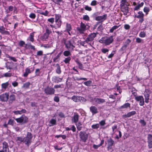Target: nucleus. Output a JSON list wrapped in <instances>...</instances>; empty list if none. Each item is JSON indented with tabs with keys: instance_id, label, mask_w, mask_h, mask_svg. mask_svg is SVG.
<instances>
[{
	"instance_id": "40",
	"label": "nucleus",
	"mask_w": 152,
	"mask_h": 152,
	"mask_svg": "<svg viewBox=\"0 0 152 152\" xmlns=\"http://www.w3.org/2000/svg\"><path fill=\"white\" fill-rule=\"evenodd\" d=\"M71 60V58L70 57H69L66 58L64 60V61L65 64H69V61Z\"/></svg>"
},
{
	"instance_id": "2",
	"label": "nucleus",
	"mask_w": 152,
	"mask_h": 152,
	"mask_svg": "<svg viewBox=\"0 0 152 152\" xmlns=\"http://www.w3.org/2000/svg\"><path fill=\"white\" fill-rule=\"evenodd\" d=\"M113 41V39L112 36H111L109 37H102L99 40V42L102 43H104L106 45H110Z\"/></svg>"
},
{
	"instance_id": "56",
	"label": "nucleus",
	"mask_w": 152,
	"mask_h": 152,
	"mask_svg": "<svg viewBox=\"0 0 152 152\" xmlns=\"http://www.w3.org/2000/svg\"><path fill=\"white\" fill-rule=\"evenodd\" d=\"M145 36V33L144 32H141L139 34V36L141 37H144Z\"/></svg>"
},
{
	"instance_id": "20",
	"label": "nucleus",
	"mask_w": 152,
	"mask_h": 152,
	"mask_svg": "<svg viewBox=\"0 0 152 152\" xmlns=\"http://www.w3.org/2000/svg\"><path fill=\"white\" fill-rule=\"evenodd\" d=\"M130 104L129 103H126L123 105L119 108V110H123L124 109L127 108L128 107H130Z\"/></svg>"
},
{
	"instance_id": "52",
	"label": "nucleus",
	"mask_w": 152,
	"mask_h": 152,
	"mask_svg": "<svg viewBox=\"0 0 152 152\" xmlns=\"http://www.w3.org/2000/svg\"><path fill=\"white\" fill-rule=\"evenodd\" d=\"M83 19L86 21H88L90 20V18L88 15H85L83 16Z\"/></svg>"
},
{
	"instance_id": "30",
	"label": "nucleus",
	"mask_w": 152,
	"mask_h": 152,
	"mask_svg": "<svg viewBox=\"0 0 152 152\" xmlns=\"http://www.w3.org/2000/svg\"><path fill=\"white\" fill-rule=\"evenodd\" d=\"M104 143V140H102L100 144L98 145H95V144L93 145V147L95 149H97L98 148L102 146Z\"/></svg>"
},
{
	"instance_id": "41",
	"label": "nucleus",
	"mask_w": 152,
	"mask_h": 152,
	"mask_svg": "<svg viewBox=\"0 0 152 152\" xmlns=\"http://www.w3.org/2000/svg\"><path fill=\"white\" fill-rule=\"evenodd\" d=\"M30 84V82H26L23 84V87L26 88H28Z\"/></svg>"
},
{
	"instance_id": "27",
	"label": "nucleus",
	"mask_w": 152,
	"mask_h": 152,
	"mask_svg": "<svg viewBox=\"0 0 152 152\" xmlns=\"http://www.w3.org/2000/svg\"><path fill=\"white\" fill-rule=\"evenodd\" d=\"M149 94V93H144L145 99V102L146 103L148 102L150 96Z\"/></svg>"
},
{
	"instance_id": "50",
	"label": "nucleus",
	"mask_w": 152,
	"mask_h": 152,
	"mask_svg": "<svg viewBox=\"0 0 152 152\" xmlns=\"http://www.w3.org/2000/svg\"><path fill=\"white\" fill-rule=\"evenodd\" d=\"M3 148H9L8 144L5 142H4L3 143Z\"/></svg>"
},
{
	"instance_id": "47",
	"label": "nucleus",
	"mask_w": 152,
	"mask_h": 152,
	"mask_svg": "<svg viewBox=\"0 0 152 152\" xmlns=\"http://www.w3.org/2000/svg\"><path fill=\"white\" fill-rule=\"evenodd\" d=\"M55 137L57 138H58L59 137H61L63 139H65L66 138V136L65 135H56L55 136Z\"/></svg>"
},
{
	"instance_id": "42",
	"label": "nucleus",
	"mask_w": 152,
	"mask_h": 152,
	"mask_svg": "<svg viewBox=\"0 0 152 152\" xmlns=\"http://www.w3.org/2000/svg\"><path fill=\"white\" fill-rule=\"evenodd\" d=\"M6 57L7 58H9L10 60H12L14 62H16L17 61V60L14 57H11V56H9V55H7L6 56Z\"/></svg>"
},
{
	"instance_id": "63",
	"label": "nucleus",
	"mask_w": 152,
	"mask_h": 152,
	"mask_svg": "<svg viewBox=\"0 0 152 152\" xmlns=\"http://www.w3.org/2000/svg\"><path fill=\"white\" fill-rule=\"evenodd\" d=\"M25 42L22 40L20 41L19 43V45L20 46L22 47L25 45Z\"/></svg>"
},
{
	"instance_id": "3",
	"label": "nucleus",
	"mask_w": 152,
	"mask_h": 152,
	"mask_svg": "<svg viewBox=\"0 0 152 152\" xmlns=\"http://www.w3.org/2000/svg\"><path fill=\"white\" fill-rule=\"evenodd\" d=\"M32 135L31 133L28 132L26 137L24 138L23 143L28 147L31 142Z\"/></svg>"
},
{
	"instance_id": "32",
	"label": "nucleus",
	"mask_w": 152,
	"mask_h": 152,
	"mask_svg": "<svg viewBox=\"0 0 152 152\" xmlns=\"http://www.w3.org/2000/svg\"><path fill=\"white\" fill-rule=\"evenodd\" d=\"M31 73L30 69L28 68H26L25 69V71L23 74V76L25 77H26L28 74Z\"/></svg>"
},
{
	"instance_id": "37",
	"label": "nucleus",
	"mask_w": 152,
	"mask_h": 152,
	"mask_svg": "<svg viewBox=\"0 0 152 152\" xmlns=\"http://www.w3.org/2000/svg\"><path fill=\"white\" fill-rule=\"evenodd\" d=\"M13 9L14 7L12 6H10L8 7V10H6V12L7 13H9L13 11Z\"/></svg>"
},
{
	"instance_id": "1",
	"label": "nucleus",
	"mask_w": 152,
	"mask_h": 152,
	"mask_svg": "<svg viewBox=\"0 0 152 152\" xmlns=\"http://www.w3.org/2000/svg\"><path fill=\"white\" fill-rule=\"evenodd\" d=\"M61 42L64 44L65 47L69 50H73L74 48H75V43L73 39L67 40L63 38L61 40Z\"/></svg>"
},
{
	"instance_id": "57",
	"label": "nucleus",
	"mask_w": 152,
	"mask_h": 152,
	"mask_svg": "<svg viewBox=\"0 0 152 152\" xmlns=\"http://www.w3.org/2000/svg\"><path fill=\"white\" fill-rule=\"evenodd\" d=\"M140 122L143 126H144L146 125V123L144 120H140Z\"/></svg>"
},
{
	"instance_id": "31",
	"label": "nucleus",
	"mask_w": 152,
	"mask_h": 152,
	"mask_svg": "<svg viewBox=\"0 0 152 152\" xmlns=\"http://www.w3.org/2000/svg\"><path fill=\"white\" fill-rule=\"evenodd\" d=\"M56 24L55 26H56V28H60L61 26V20L55 21Z\"/></svg>"
},
{
	"instance_id": "46",
	"label": "nucleus",
	"mask_w": 152,
	"mask_h": 152,
	"mask_svg": "<svg viewBox=\"0 0 152 152\" xmlns=\"http://www.w3.org/2000/svg\"><path fill=\"white\" fill-rule=\"evenodd\" d=\"M64 55L66 56H69L71 55V53L69 51L66 50L64 52Z\"/></svg>"
},
{
	"instance_id": "6",
	"label": "nucleus",
	"mask_w": 152,
	"mask_h": 152,
	"mask_svg": "<svg viewBox=\"0 0 152 152\" xmlns=\"http://www.w3.org/2000/svg\"><path fill=\"white\" fill-rule=\"evenodd\" d=\"M15 120L19 123H22L23 124L26 123L28 121V118L25 115H22L19 118H16Z\"/></svg>"
},
{
	"instance_id": "12",
	"label": "nucleus",
	"mask_w": 152,
	"mask_h": 152,
	"mask_svg": "<svg viewBox=\"0 0 152 152\" xmlns=\"http://www.w3.org/2000/svg\"><path fill=\"white\" fill-rule=\"evenodd\" d=\"M148 142L149 148H152V135L151 134H148Z\"/></svg>"
},
{
	"instance_id": "18",
	"label": "nucleus",
	"mask_w": 152,
	"mask_h": 152,
	"mask_svg": "<svg viewBox=\"0 0 152 152\" xmlns=\"http://www.w3.org/2000/svg\"><path fill=\"white\" fill-rule=\"evenodd\" d=\"M79 118V115L76 113H75L73 118L72 119V121L75 123H77L78 122Z\"/></svg>"
},
{
	"instance_id": "61",
	"label": "nucleus",
	"mask_w": 152,
	"mask_h": 152,
	"mask_svg": "<svg viewBox=\"0 0 152 152\" xmlns=\"http://www.w3.org/2000/svg\"><path fill=\"white\" fill-rule=\"evenodd\" d=\"M109 50L105 48H102L101 50L102 52L104 53H105L109 51Z\"/></svg>"
},
{
	"instance_id": "24",
	"label": "nucleus",
	"mask_w": 152,
	"mask_h": 152,
	"mask_svg": "<svg viewBox=\"0 0 152 152\" xmlns=\"http://www.w3.org/2000/svg\"><path fill=\"white\" fill-rule=\"evenodd\" d=\"M15 100V96L14 94H11L10 96L9 102L12 103Z\"/></svg>"
},
{
	"instance_id": "36",
	"label": "nucleus",
	"mask_w": 152,
	"mask_h": 152,
	"mask_svg": "<svg viewBox=\"0 0 152 152\" xmlns=\"http://www.w3.org/2000/svg\"><path fill=\"white\" fill-rule=\"evenodd\" d=\"M120 26H113L110 30V33H113L114 31L118 28Z\"/></svg>"
},
{
	"instance_id": "44",
	"label": "nucleus",
	"mask_w": 152,
	"mask_h": 152,
	"mask_svg": "<svg viewBox=\"0 0 152 152\" xmlns=\"http://www.w3.org/2000/svg\"><path fill=\"white\" fill-rule=\"evenodd\" d=\"M34 34L33 33H31L30 34V36L29 37L30 40L32 42H33L34 41Z\"/></svg>"
},
{
	"instance_id": "19",
	"label": "nucleus",
	"mask_w": 152,
	"mask_h": 152,
	"mask_svg": "<svg viewBox=\"0 0 152 152\" xmlns=\"http://www.w3.org/2000/svg\"><path fill=\"white\" fill-rule=\"evenodd\" d=\"M129 4L126 0H121L120 5V7L128 6Z\"/></svg>"
},
{
	"instance_id": "7",
	"label": "nucleus",
	"mask_w": 152,
	"mask_h": 152,
	"mask_svg": "<svg viewBox=\"0 0 152 152\" xmlns=\"http://www.w3.org/2000/svg\"><path fill=\"white\" fill-rule=\"evenodd\" d=\"M97 34L96 33H93L88 35L86 39V41L89 43L93 41L94 38L96 37Z\"/></svg>"
},
{
	"instance_id": "13",
	"label": "nucleus",
	"mask_w": 152,
	"mask_h": 152,
	"mask_svg": "<svg viewBox=\"0 0 152 152\" xmlns=\"http://www.w3.org/2000/svg\"><path fill=\"white\" fill-rule=\"evenodd\" d=\"M84 98L80 96H73L72 98V99L75 102H78L81 100H83Z\"/></svg>"
},
{
	"instance_id": "45",
	"label": "nucleus",
	"mask_w": 152,
	"mask_h": 152,
	"mask_svg": "<svg viewBox=\"0 0 152 152\" xmlns=\"http://www.w3.org/2000/svg\"><path fill=\"white\" fill-rule=\"evenodd\" d=\"M16 140L19 141L20 143L22 142H23L24 138H23L20 137H17Z\"/></svg>"
},
{
	"instance_id": "48",
	"label": "nucleus",
	"mask_w": 152,
	"mask_h": 152,
	"mask_svg": "<svg viewBox=\"0 0 152 152\" xmlns=\"http://www.w3.org/2000/svg\"><path fill=\"white\" fill-rule=\"evenodd\" d=\"M26 45L28 47V48H29L31 49L35 50V48L34 46L32 45L30 43H28L26 44Z\"/></svg>"
},
{
	"instance_id": "14",
	"label": "nucleus",
	"mask_w": 152,
	"mask_h": 152,
	"mask_svg": "<svg viewBox=\"0 0 152 152\" xmlns=\"http://www.w3.org/2000/svg\"><path fill=\"white\" fill-rule=\"evenodd\" d=\"M121 11L124 13V15H126L129 12V7L128 6L120 7Z\"/></svg>"
},
{
	"instance_id": "59",
	"label": "nucleus",
	"mask_w": 152,
	"mask_h": 152,
	"mask_svg": "<svg viewBox=\"0 0 152 152\" xmlns=\"http://www.w3.org/2000/svg\"><path fill=\"white\" fill-rule=\"evenodd\" d=\"M54 100L56 102H58L59 101V98L58 96H55L54 98Z\"/></svg>"
},
{
	"instance_id": "54",
	"label": "nucleus",
	"mask_w": 152,
	"mask_h": 152,
	"mask_svg": "<svg viewBox=\"0 0 152 152\" xmlns=\"http://www.w3.org/2000/svg\"><path fill=\"white\" fill-rule=\"evenodd\" d=\"M99 124L101 126H104L106 124L105 120H103L99 122Z\"/></svg>"
},
{
	"instance_id": "29",
	"label": "nucleus",
	"mask_w": 152,
	"mask_h": 152,
	"mask_svg": "<svg viewBox=\"0 0 152 152\" xmlns=\"http://www.w3.org/2000/svg\"><path fill=\"white\" fill-rule=\"evenodd\" d=\"M77 31L79 32L80 34H84L86 30L82 28L81 27H78L77 28Z\"/></svg>"
},
{
	"instance_id": "38",
	"label": "nucleus",
	"mask_w": 152,
	"mask_h": 152,
	"mask_svg": "<svg viewBox=\"0 0 152 152\" xmlns=\"http://www.w3.org/2000/svg\"><path fill=\"white\" fill-rule=\"evenodd\" d=\"M61 52L59 53L53 59V61L56 62L58 61V59L59 58L61 54Z\"/></svg>"
},
{
	"instance_id": "28",
	"label": "nucleus",
	"mask_w": 152,
	"mask_h": 152,
	"mask_svg": "<svg viewBox=\"0 0 152 152\" xmlns=\"http://www.w3.org/2000/svg\"><path fill=\"white\" fill-rule=\"evenodd\" d=\"M136 113L135 111H132L128 113L125 116L126 117H129L131 116L135 115Z\"/></svg>"
},
{
	"instance_id": "34",
	"label": "nucleus",
	"mask_w": 152,
	"mask_h": 152,
	"mask_svg": "<svg viewBox=\"0 0 152 152\" xmlns=\"http://www.w3.org/2000/svg\"><path fill=\"white\" fill-rule=\"evenodd\" d=\"M138 15H135V17H136L138 18L143 17L144 15L142 11H139L138 12Z\"/></svg>"
},
{
	"instance_id": "26",
	"label": "nucleus",
	"mask_w": 152,
	"mask_h": 152,
	"mask_svg": "<svg viewBox=\"0 0 152 152\" xmlns=\"http://www.w3.org/2000/svg\"><path fill=\"white\" fill-rule=\"evenodd\" d=\"M49 123L50 126L56 125V120L55 119H51L49 121Z\"/></svg>"
},
{
	"instance_id": "51",
	"label": "nucleus",
	"mask_w": 152,
	"mask_h": 152,
	"mask_svg": "<svg viewBox=\"0 0 152 152\" xmlns=\"http://www.w3.org/2000/svg\"><path fill=\"white\" fill-rule=\"evenodd\" d=\"M80 26L86 30L87 29V28H86V25L85 24L83 23L82 22H81L80 23Z\"/></svg>"
},
{
	"instance_id": "11",
	"label": "nucleus",
	"mask_w": 152,
	"mask_h": 152,
	"mask_svg": "<svg viewBox=\"0 0 152 152\" xmlns=\"http://www.w3.org/2000/svg\"><path fill=\"white\" fill-rule=\"evenodd\" d=\"M108 143L107 150H109L112 148V145L114 144V141L111 138H110L107 140Z\"/></svg>"
},
{
	"instance_id": "21",
	"label": "nucleus",
	"mask_w": 152,
	"mask_h": 152,
	"mask_svg": "<svg viewBox=\"0 0 152 152\" xmlns=\"http://www.w3.org/2000/svg\"><path fill=\"white\" fill-rule=\"evenodd\" d=\"M26 111L25 109H22L21 110H17L13 111V112L15 115L21 114L23 113H26Z\"/></svg>"
},
{
	"instance_id": "5",
	"label": "nucleus",
	"mask_w": 152,
	"mask_h": 152,
	"mask_svg": "<svg viewBox=\"0 0 152 152\" xmlns=\"http://www.w3.org/2000/svg\"><path fill=\"white\" fill-rule=\"evenodd\" d=\"M44 91L47 95H52L54 94L55 90L54 88L48 86L44 88Z\"/></svg>"
},
{
	"instance_id": "17",
	"label": "nucleus",
	"mask_w": 152,
	"mask_h": 152,
	"mask_svg": "<svg viewBox=\"0 0 152 152\" xmlns=\"http://www.w3.org/2000/svg\"><path fill=\"white\" fill-rule=\"evenodd\" d=\"M0 33L2 34L8 35L10 34L9 32L5 30V28L3 26H1L0 27Z\"/></svg>"
},
{
	"instance_id": "4",
	"label": "nucleus",
	"mask_w": 152,
	"mask_h": 152,
	"mask_svg": "<svg viewBox=\"0 0 152 152\" xmlns=\"http://www.w3.org/2000/svg\"><path fill=\"white\" fill-rule=\"evenodd\" d=\"M79 136L80 139V141L85 142L88 140V134L85 131H81L79 133Z\"/></svg>"
},
{
	"instance_id": "8",
	"label": "nucleus",
	"mask_w": 152,
	"mask_h": 152,
	"mask_svg": "<svg viewBox=\"0 0 152 152\" xmlns=\"http://www.w3.org/2000/svg\"><path fill=\"white\" fill-rule=\"evenodd\" d=\"M92 102L95 103L96 104H102L105 102V100L100 98H94L91 99Z\"/></svg>"
},
{
	"instance_id": "64",
	"label": "nucleus",
	"mask_w": 152,
	"mask_h": 152,
	"mask_svg": "<svg viewBox=\"0 0 152 152\" xmlns=\"http://www.w3.org/2000/svg\"><path fill=\"white\" fill-rule=\"evenodd\" d=\"M97 2L95 0L93 1L91 3V5L92 6H95L97 4Z\"/></svg>"
},
{
	"instance_id": "22",
	"label": "nucleus",
	"mask_w": 152,
	"mask_h": 152,
	"mask_svg": "<svg viewBox=\"0 0 152 152\" xmlns=\"http://www.w3.org/2000/svg\"><path fill=\"white\" fill-rule=\"evenodd\" d=\"M53 81L56 83H58L59 82H61L62 80V78H59L58 77H55L53 78Z\"/></svg>"
},
{
	"instance_id": "23",
	"label": "nucleus",
	"mask_w": 152,
	"mask_h": 152,
	"mask_svg": "<svg viewBox=\"0 0 152 152\" xmlns=\"http://www.w3.org/2000/svg\"><path fill=\"white\" fill-rule=\"evenodd\" d=\"M13 65V62H8L6 64V67L7 69H11L12 68Z\"/></svg>"
},
{
	"instance_id": "16",
	"label": "nucleus",
	"mask_w": 152,
	"mask_h": 152,
	"mask_svg": "<svg viewBox=\"0 0 152 152\" xmlns=\"http://www.w3.org/2000/svg\"><path fill=\"white\" fill-rule=\"evenodd\" d=\"M90 110L93 115L96 114L98 113L97 109L95 106H91V107L90 108Z\"/></svg>"
},
{
	"instance_id": "58",
	"label": "nucleus",
	"mask_w": 152,
	"mask_h": 152,
	"mask_svg": "<svg viewBox=\"0 0 152 152\" xmlns=\"http://www.w3.org/2000/svg\"><path fill=\"white\" fill-rule=\"evenodd\" d=\"M0 152H9V148H3L2 150L0 151Z\"/></svg>"
},
{
	"instance_id": "49",
	"label": "nucleus",
	"mask_w": 152,
	"mask_h": 152,
	"mask_svg": "<svg viewBox=\"0 0 152 152\" xmlns=\"http://www.w3.org/2000/svg\"><path fill=\"white\" fill-rule=\"evenodd\" d=\"M99 127V124H95L92 125V128L93 129H98Z\"/></svg>"
},
{
	"instance_id": "62",
	"label": "nucleus",
	"mask_w": 152,
	"mask_h": 152,
	"mask_svg": "<svg viewBox=\"0 0 152 152\" xmlns=\"http://www.w3.org/2000/svg\"><path fill=\"white\" fill-rule=\"evenodd\" d=\"M85 10L88 11H91L92 10L91 8L90 7L86 5L85 7Z\"/></svg>"
},
{
	"instance_id": "55",
	"label": "nucleus",
	"mask_w": 152,
	"mask_h": 152,
	"mask_svg": "<svg viewBox=\"0 0 152 152\" xmlns=\"http://www.w3.org/2000/svg\"><path fill=\"white\" fill-rule=\"evenodd\" d=\"M29 17L31 18L34 19L36 17L35 14L33 13H31L29 15Z\"/></svg>"
},
{
	"instance_id": "33",
	"label": "nucleus",
	"mask_w": 152,
	"mask_h": 152,
	"mask_svg": "<svg viewBox=\"0 0 152 152\" xmlns=\"http://www.w3.org/2000/svg\"><path fill=\"white\" fill-rule=\"evenodd\" d=\"M9 82H7L5 83L2 84L1 85V86L2 88L5 90L9 86Z\"/></svg>"
},
{
	"instance_id": "10",
	"label": "nucleus",
	"mask_w": 152,
	"mask_h": 152,
	"mask_svg": "<svg viewBox=\"0 0 152 152\" xmlns=\"http://www.w3.org/2000/svg\"><path fill=\"white\" fill-rule=\"evenodd\" d=\"M135 99L137 101H139V104L141 106H143L144 104V98L142 96H140L135 97Z\"/></svg>"
},
{
	"instance_id": "35",
	"label": "nucleus",
	"mask_w": 152,
	"mask_h": 152,
	"mask_svg": "<svg viewBox=\"0 0 152 152\" xmlns=\"http://www.w3.org/2000/svg\"><path fill=\"white\" fill-rule=\"evenodd\" d=\"M72 30L70 24L67 23L66 25V30L67 31H70Z\"/></svg>"
},
{
	"instance_id": "25",
	"label": "nucleus",
	"mask_w": 152,
	"mask_h": 152,
	"mask_svg": "<svg viewBox=\"0 0 152 152\" xmlns=\"http://www.w3.org/2000/svg\"><path fill=\"white\" fill-rule=\"evenodd\" d=\"M56 72L58 74H60L61 73V67L58 64H56Z\"/></svg>"
},
{
	"instance_id": "60",
	"label": "nucleus",
	"mask_w": 152,
	"mask_h": 152,
	"mask_svg": "<svg viewBox=\"0 0 152 152\" xmlns=\"http://www.w3.org/2000/svg\"><path fill=\"white\" fill-rule=\"evenodd\" d=\"M4 75L5 77H10L12 75L11 73H10L9 72H7L4 73Z\"/></svg>"
},
{
	"instance_id": "43",
	"label": "nucleus",
	"mask_w": 152,
	"mask_h": 152,
	"mask_svg": "<svg viewBox=\"0 0 152 152\" xmlns=\"http://www.w3.org/2000/svg\"><path fill=\"white\" fill-rule=\"evenodd\" d=\"M15 122V121L14 120L12 119H10L8 121V124L13 126Z\"/></svg>"
},
{
	"instance_id": "9",
	"label": "nucleus",
	"mask_w": 152,
	"mask_h": 152,
	"mask_svg": "<svg viewBox=\"0 0 152 152\" xmlns=\"http://www.w3.org/2000/svg\"><path fill=\"white\" fill-rule=\"evenodd\" d=\"M9 93L6 92L0 95V99L2 102H7L9 99Z\"/></svg>"
},
{
	"instance_id": "39",
	"label": "nucleus",
	"mask_w": 152,
	"mask_h": 152,
	"mask_svg": "<svg viewBox=\"0 0 152 152\" xmlns=\"http://www.w3.org/2000/svg\"><path fill=\"white\" fill-rule=\"evenodd\" d=\"M92 81L91 80H88L86 82H84L83 83L86 86H90L91 84L92 83Z\"/></svg>"
},
{
	"instance_id": "53",
	"label": "nucleus",
	"mask_w": 152,
	"mask_h": 152,
	"mask_svg": "<svg viewBox=\"0 0 152 152\" xmlns=\"http://www.w3.org/2000/svg\"><path fill=\"white\" fill-rule=\"evenodd\" d=\"M143 11L144 12L146 13V14H147L150 11L149 8L147 7H145Z\"/></svg>"
},
{
	"instance_id": "15",
	"label": "nucleus",
	"mask_w": 152,
	"mask_h": 152,
	"mask_svg": "<svg viewBox=\"0 0 152 152\" xmlns=\"http://www.w3.org/2000/svg\"><path fill=\"white\" fill-rule=\"evenodd\" d=\"M107 17V15L104 14L102 16H99L96 17L95 20L97 21L102 20L103 21L105 20Z\"/></svg>"
}]
</instances>
